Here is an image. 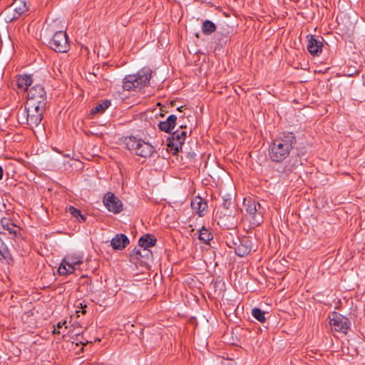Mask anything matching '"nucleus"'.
I'll return each instance as SVG.
<instances>
[{
    "mask_svg": "<svg viewBox=\"0 0 365 365\" xmlns=\"http://www.w3.org/2000/svg\"><path fill=\"white\" fill-rule=\"evenodd\" d=\"M296 138L292 133H284L279 138L275 139L269 147V156L272 161L281 162L287 158Z\"/></svg>",
    "mask_w": 365,
    "mask_h": 365,
    "instance_id": "nucleus-1",
    "label": "nucleus"
},
{
    "mask_svg": "<svg viewBox=\"0 0 365 365\" xmlns=\"http://www.w3.org/2000/svg\"><path fill=\"white\" fill-rule=\"evenodd\" d=\"M54 25L48 24L42 29V34L45 37H49L53 33L52 38L48 41L49 46L56 52L66 53L69 49L68 36L65 31H56Z\"/></svg>",
    "mask_w": 365,
    "mask_h": 365,
    "instance_id": "nucleus-2",
    "label": "nucleus"
},
{
    "mask_svg": "<svg viewBox=\"0 0 365 365\" xmlns=\"http://www.w3.org/2000/svg\"><path fill=\"white\" fill-rule=\"evenodd\" d=\"M152 71L150 68H143L136 75L126 76L123 82V88L125 91H135L143 86H145L151 78Z\"/></svg>",
    "mask_w": 365,
    "mask_h": 365,
    "instance_id": "nucleus-3",
    "label": "nucleus"
},
{
    "mask_svg": "<svg viewBox=\"0 0 365 365\" xmlns=\"http://www.w3.org/2000/svg\"><path fill=\"white\" fill-rule=\"evenodd\" d=\"M244 206L247 215L250 218V223L252 226H258L262 222V216L266 210L265 202L262 205L256 200L248 198L244 200Z\"/></svg>",
    "mask_w": 365,
    "mask_h": 365,
    "instance_id": "nucleus-4",
    "label": "nucleus"
},
{
    "mask_svg": "<svg viewBox=\"0 0 365 365\" xmlns=\"http://www.w3.org/2000/svg\"><path fill=\"white\" fill-rule=\"evenodd\" d=\"M46 106H37L31 102H26L25 109L21 113L22 117L26 116L27 124L33 129L39 125L43 118Z\"/></svg>",
    "mask_w": 365,
    "mask_h": 365,
    "instance_id": "nucleus-5",
    "label": "nucleus"
},
{
    "mask_svg": "<svg viewBox=\"0 0 365 365\" xmlns=\"http://www.w3.org/2000/svg\"><path fill=\"white\" fill-rule=\"evenodd\" d=\"M126 145L129 150L134 151L136 155L143 158L151 156L155 151L153 145L135 137H130L127 140Z\"/></svg>",
    "mask_w": 365,
    "mask_h": 365,
    "instance_id": "nucleus-6",
    "label": "nucleus"
},
{
    "mask_svg": "<svg viewBox=\"0 0 365 365\" xmlns=\"http://www.w3.org/2000/svg\"><path fill=\"white\" fill-rule=\"evenodd\" d=\"M185 128V125H180V129L173 132L171 138L168 140V146L170 148V151L173 152V154H175L179 151V149L182 148L187 136V131L183 130V128Z\"/></svg>",
    "mask_w": 365,
    "mask_h": 365,
    "instance_id": "nucleus-7",
    "label": "nucleus"
},
{
    "mask_svg": "<svg viewBox=\"0 0 365 365\" xmlns=\"http://www.w3.org/2000/svg\"><path fill=\"white\" fill-rule=\"evenodd\" d=\"M329 324L336 331L346 334L350 327V322L348 318L339 313L332 312L329 317Z\"/></svg>",
    "mask_w": 365,
    "mask_h": 365,
    "instance_id": "nucleus-8",
    "label": "nucleus"
},
{
    "mask_svg": "<svg viewBox=\"0 0 365 365\" xmlns=\"http://www.w3.org/2000/svg\"><path fill=\"white\" fill-rule=\"evenodd\" d=\"M26 102H31L37 106L46 105V93L40 85H36L28 91Z\"/></svg>",
    "mask_w": 365,
    "mask_h": 365,
    "instance_id": "nucleus-9",
    "label": "nucleus"
},
{
    "mask_svg": "<svg viewBox=\"0 0 365 365\" xmlns=\"http://www.w3.org/2000/svg\"><path fill=\"white\" fill-rule=\"evenodd\" d=\"M82 263V257L81 255H71L66 257L58 267L60 274L64 275L73 273L75 270V266Z\"/></svg>",
    "mask_w": 365,
    "mask_h": 365,
    "instance_id": "nucleus-10",
    "label": "nucleus"
},
{
    "mask_svg": "<svg viewBox=\"0 0 365 365\" xmlns=\"http://www.w3.org/2000/svg\"><path fill=\"white\" fill-rule=\"evenodd\" d=\"M103 204L106 207L115 214L123 210L122 202L112 192H108L103 197Z\"/></svg>",
    "mask_w": 365,
    "mask_h": 365,
    "instance_id": "nucleus-11",
    "label": "nucleus"
},
{
    "mask_svg": "<svg viewBox=\"0 0 365 365\" xmlns=\"http://www.w3.org/2000/svg\"><path fill=\"white\" fill-rule=\"evenodd\" d=\"M252 249V243L250 237H245L240 241V244L235 248V253L240 257L248 255Z\"/></svg>",
    "mask_w": 365,
    "mask_h": 365,
    "instance_id": "nucleus-12",
    "label": "nucleus"
},
{
    "mask_svg": "<svg viewBox=\"0 0 365 365\" xmlns=\"http://www.w3.org/2000/svg\"><path fill=\"white\" fill-rule=\"evenodd\" d=\"M156 239L150 235H145L139 239L138 246L143 248V252H146V256L152 255L148 247L155 245Z\"/></svg>",
    "mask_w": 365,
    "mask_h": 365,
    "instance_id": "nucleus-13",
    "label": "nucleus"
},
{
    "mask_svg": "<svg viewBox=\"0 0 365 365\" xmlns=\"http://www.w3.org/2000/svg\"><path fill=\"white\" fill-rule=\"evenodd\" d=\"M129 244V240L124 234L116 235L110 242V245L114 250H123Z\"/></svg>",
    "mask_w": 365,
    "mask_h": 365,
    "instance_id": "nucleus-14",
    "label": "nucleus"
},
{
    "mask_svg": "<svg viewBox=\"0 0 365 365\" xmlns=\"http://www.w3.org/2000/svg\"><path fill=\"white\" fill-rule=\"evenodd\" d=\"M192 209L200 216L205 215V212L207 207V202L200 197H195L191 201Z\"/></svg>",
    "mask_w": 365,
    "mask_h": 365,
    "instance_id": "nucleus-15",
    "label": "nucleus"
},
{
    "mask_svg": "<svg viewBox=\"0 0 365 365\" xmlns=\"http://www.w3.org/2000/svg\"><path fill=\"white\" fill-rule=\"evenodd\" d=\"M323 43L322 41L317 40L313 36H311L308 44L307 50L312 55H318L322 52Z\"/></svg>",
    "mask_w": 365,
    "mask_h": 365,
    "instance_id": "nucleus-16",
    "label": "nucleus"
},
{
    "mask_svg": "<svg viewBox=\"0 0 365 365\" xmlns=\"http://www.w3.org/2000/svg\"><path fill=\"white\" fill-rule=\"evenodd\" d=\"M177 117L175 115L168 116L165 121L160 122L158 127L162 131L170 133L175 126Z\"/></svg>",
    "mask_w": 365,
    "mask_h": 365,
    "instance_id": "nucleus-17",
    "label": "nucleus"
},
{
    "mask_svg": "<svg viewBox=\"0 0 365 365\" xmlns=\"http://www.w3.org/2000/svg\"><path fill=\"white\" fill-rule=\"evenodd\" d=\"M16 13V16H20L28 11L26 3L22 0H14L9 6Z\"/></svg>",
    "mask_w": 365,
    "mask_h": 365,
    "instance_id": "nucleus-18",
    "label": "nucleus"
},
{
    "mask_svg": "<svg viewBox=\"0 0 365 365\" xmlns=\"http://www.w3.org/2000/svg\"><path fill=\"white\" fill-rule=\"evenodd\" d=\"M32 82L31 77L29 75H19L16 78V85L19 88L28 90V87L31 86Z\"/></svg>",
    "mask_w": 365,
    "mask_h": 365,
    "instance_id": "nucleus-19",
    "label": "nucleus"
},
{
    "mask_svg": "<svg viewBox=\"0 0 365 365\" xmlns=\"http://www.w3.org/2000/svg\"><path fill=\"white\" fill-rule=\"evenodd\" d=\"M1 223L3 227L9 231L10 234L16 235L17 234L16 226L8 218H2Z\"/></svg>",
    "mask_w": 365,
    "mask_h": 365,
    "instance_id": "nucleus-20",
    "label": "nucleus"
},
{
    "mask_svg": "<svg viewBox=\"0 0 365 365\" xmlns=\"http://www.w3.org/2000/svg\"><path fill=\"white\" fill-rule=\"evenodd\" d=\"M216 30L215 24L209 20H205L202 26V33L205 35H210Z\"/></svg>",
    "mask_w": 365,
    "mask_h": 365,
    "instance_id": "nucleus-21",
    "label": "nucleus"
},
{
    "mask_svg": "<svg viewBox=\"0 0 365 365\" xmlns=\"http://www.w3.org/2000/svg\"><path fill=\"white\" fill-rule=\"evenodd\" d=\"M198 238L202 242L207 244L212 239V235L207 230L202 227L199 231Z\"/></svg>",
    "mask_w": 365,
    "mask_h": 365,
    "instance_id": "nucleus-22",
    "label": "nucleus"
},
{
    "mask_svg": "<svg viewBox=\"0 0 365 365\" xmlns=\"http://www.w3.org/2000/svg\"><path fill=\"white\" fill-rule=\"evenodd\" d=\"M2 16L6 22H11L19 18V16H16V13L10 7H8L2 12Z\"/></svg>",
    "mask_w": 365,
    "mask_h": 365,
    "instance_id": "nucleus-23",
    "label": "nucleus"
},
{
    "mask_svg": "<svg viewBox=\"0 0 365 365\" xmlns=\"http://www.w3.org/2000/svg\"><path fill=\"white\" fill-rule=\"evenodd\" d=\"M265 312L259 308L255 307L252 310V315L260 322H264L266 321Z\"/></svg>",
    "mask_w": 365,
    "mask_h": 365,
    "instance_id": "nucleus-24",
    "label": "nucleus"
},
{
    "mask_svg": "<svg viewBox=\"0 0 365 365\" xmlns=\"http://www.w3.org/2000/svg\"><path fill=\"white\" fill-rule=\"evenodd\" d=\"M10 257V253L4 241L0 238V259H7Z\"/></svg>",
    "mask_w": 365,
    "mask_h": 365,
    "instance_id": "nucleus-25",
    "label": "nucleus"
},
{
    "mask_svg": "<svg viewBox=\"0 0 365 365\" xmlns=\"http://www.w3.org/2000/svg\"><path fill=\"white\" fill-rule=\"evenodd\" d=\"M110 102L108 100L98 103L95 108L91 110L92 113H103L106 108L109 107Z\"/></svg>",
    "mask_w": 365,
    "mask_h": 365,
    "instance_id": "nucleus-26",
    "label": "nucleus"
},
{
    "mask_svg": "<svg viewBox=\"0 0 365 365\" xmlns=\"http://www.w3.org/2000/svg\"><path fill=\"white\" fill-rule=\"evenodd\" d=\"M69 212H70V213H71L73 216L76 217V218H78V217H81V220H79V221H80V222H81V221H82V222H85V221H86V217H83V216L81 215V211H80L79 210H78V209L75 208L74 207L71 206V207H69Z\"/></svg>",
    "mask_w": 365,
    "mask_h": 365,
    "instance_id": "nucleus-27",
    "label": "nucleus"
},
{
    "mask_svg": "<svg viewBox=\"0 0 365 365\" xmlns=\"http://www.w3.org/2000/svg\"><path fill=\"white\" fill-rule=\"evenodd\" d=\"M142 252H143V248L141 247H140L139 248L135 247L133 250V255L136 256V257H138V256L141 257Z\"/></svg>",
    "mask_w": 365,
    "mask_h": 365,
    "instance_id": "nucleus-28",
    "label": "nucleus"
},
{
    "mask_svg": "<svg viewBox=\"0 0 365 365\" xmlns=\"http://www.w3.org/2000/svg\"><path fill=\"white\" fill-rule=\"evenodd\" d=\"M231 200H225L224 203H223V206L224 207H225L226 209H228L230 205H231Z\"/></svg>",
    "mask_w": 365,
    "mask_h": 365,
    "instance_id": "nucleus-29",
    "label": "nucleus"
},
{
    "mask_svg": "<svg viewBox=\"0 0 365 365\" xmlns=\"http://www.w3.org/2000/svg\"><path fill=\"white\" fill-rule=\"evenodd\" d=\"M66 323H67V322H66V321H64V322H58V324H57V327H58V329H60V328H61L63 325H66Z\"/></svg>",
    "mask_w": 365,
    "mask_h": 365,
    "instance_id": "nucleus-30",
    "label": "nucleus"
},
{
    "mask_svg": "<svg viewBox=\"0 0 365 365\" xmlns=\"http://www.w3.org/2000/svg\"><path fill=\"white\" fill-rule=\"evenodd\" d=\"M2 177H3V169L0 166V180L2 179Z\"/></svg>",
    "mask_w": 365,
    "mask_h": 365,
    "instance_id": "nucleus-31",
    "label": "nucleus"
},
{
    "mask_svg": "<svg viewBox=\"0 0 365 365\" xmlns=\"http://www.w3.org/2000/svg\"><path fill=\"white\" fill-rule=\"evenodd\" d=\"M53 333L54 334H59L60 331L58 330H57L56 328H54V329L53 330Z\"/></svg>",
    "mask_w": 365,
    "mask_h": 365,
    "instance_id": "nucleus-32",
    "label": "nucleus"
},
{
    "mask_svg": "<svg viewBox=\"0 0 365 365\" xmlns=\"http://www.w3.org/2000/svg\"><path fill=\"white\" fill-rule=\"evenodd\" d=\"M149 256H150V255L146 256V252H142V255H141V257H146L147 258H148V257H149Z\"/></svg>",
    "mask_w": 365,
    "mask_h": 365,
    "instance_id": "nucleus-33",
    "label": "nucleus"
},
{
    "mask_svg": "<svg viewBox=\"0 0 365 365\" xmlns=\"http://www.w3.org/2000/svg\"><path fill=\"white\" fill-rule=\"evenodd\" d=\"M182 108H183L182 106H180V107L178 108V110H179V111H180V112H181V111H182Z\"/></svg>",
    "mask_w": 365,
    "mask_h": 365,
    "instance_id": "nucleus-34",
    "label": "nucleus"
},
{
    "mask_svg": "<svg viewBox=\"0 0 365 365\" xmlns=\"http://www.w3.org/2000/svg\"><path fill=\"white\" fill-rule=\"evenodd\" d=\"M82 313H83V314H85V313H86V311H85V310H82Z\"/></svg>",
    "mask_w": 365,
    "mask_h": 365,
    "instance_id": "nucleus-35",
    "label": "nucleus"
}]
</instances>
